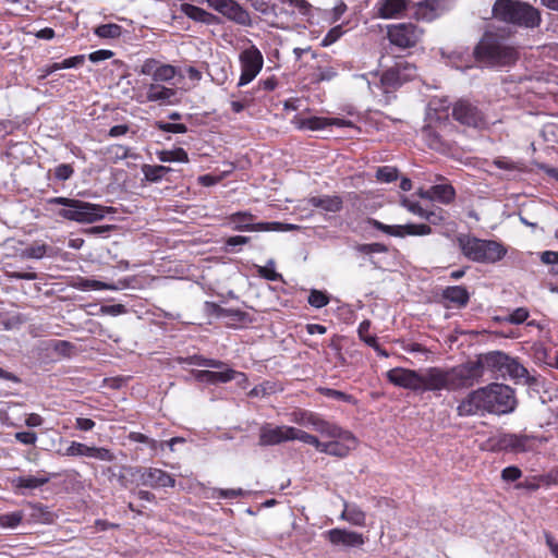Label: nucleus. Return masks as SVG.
Listing matches in <instances>:
<instances>
[{"label": "nucleus", "instance_id": "obj_6", "mask_svg": "<svg viewBox=\"0 0 558 558\" xmlns=\"http://www.w3.org/2000/svg\"><path fill=\"white\" fill-rule=\"evenodd\" d=\"M196 364L198 366H206V367L217 369V371H197L195 373V378L199 383H206V384L228 383L233 379H236L238 377L245 379V375L243 373H239V372H235V371L229 368L221 361L198 357Z\"/></svg>", "mask_w": 558, "mask_h": 558}, {"label": "nucleus", "instance_id": "obj_23", "mask_svg": "<svg viewBox=\"0 0 558 558\" xmlns=\"http://www.w3.org/2000/svg\"><path fill=\"white\" fill-rule=\"evenodd\" d=\"M477 359L484 373L489 371L494 373L498 372L501 375L504 374L506 363L508 362V355L498 351L480 355Z\"/></svg>", "mask_w": 558, "mask_h": 558}, {"label": "nucleus", "instance_id": "obj_2", "mask_svg": "<svg viewBox=\"0 0 558 558\" xmlns=\"http://www.w3.org/2000/svg\"><path fill=\"white\" fill-rule=\"evenodd\" d=\"M493 15L501 22L524 28L538 27L542 22L536 8L519 0H497L493 5Z\"/></svg>", "mask_w": 558, "mask_h": 558}, {"label": "nucleus", "instance_id": "obj_26", "mask_svg": "<svg viewBox=\"0 0 558 558\" xmlns=\"http://www.w3.org/2000/svg\"><path fill=\"white\" fill-rule=\"evenodd\" d=\"M340 519L355 526H365L366 513L356 505L343 500Z\"/></svg>", "mask_w": 558, "mask_h": 558}, {"label": "nucleus", "instance_id": "obj_32", "mask_svg": "<svg viewBox=\"0 0 558 558\" xmlns=\"http://www.w3.org/2000/svg\"><path fill=\"white\" fill-rule=\"evenodd\" d=\"M380 83L387 89H395L403 84L401 76L399 75L397 63L383 73Z\"/></svg>", "mask_w": 558, "mask_h": 558}, {"label": "nucleus", "instance_id": "obj_13", "mask_svg": "<svg viewBox=\"0 0 558 558\" xmlns=\"http://www.w3.org/2000/svg\"><path fill=\"white\" fill-rule=\"evenodd\" d=\"M208 5L238 24L248 26L252 24L251 16L239 3L233 0H206Z\"/></svg>", "mask_w": 558, "mask_h": 558}, {"label": "nucleus", "instance_id": "obj_8", "mask_svg": "<svg viewBox=\"0 0 558 558\" xmlns=\"http://www.w3.org/2000/svg\"><path fill=\"white\" fill-rule=\"evenodd\" d=\"M422 36L423 29L413 23H399L387 27L389 41L400 48L414 47Z\"/></svg>", "mask_w": 558, "mask_h": 558}, {"label": "nucleus", "instance_id": "obj_4", "mask_svg": "<svg viewBox=\"0 0 558 558\" xmlns=\"http://www.w3.org/2000/svg\"><path fill=\"white\" fill-rule=\"evenodd\" d=\"M48 204L63 206L64 208L60 209L58 215L63 219L78 223L96 222L101 220L107 213L113 211L111 207H104L101 205L61 196L48 199Z\"/></svg>", "mask_w": 558, "mask_h": 558}, {"label": "nucleus", "instance_id": "obj_56", "mask_svg": "<svg viewBox=\"0 0 558 558\" xmlns=\"http://www.w3.org/2000/svg\"><path fill=\"white\" fill-rule=\"evenodd\" d=\"M157 128L163 132H170V133H185L187 131V128L185 124L182 123H167V122H157Z\"/></svg>", "mask_w": 558, "mask_h": 558}, {"label": "nucleus", "instance_id": "obj_21", "mask_svg": "<svg viewBox=\"0 0 558 558\" xmlns=\"http://www.w3.org/2000/svg\"><path fill=\"white\" fill-rule=\"evenodd\" d=\"M229 222L232 225V229L235 231H265L260 226H265L266 222H254V216L248 211H238L232 214L229 218Z\"/></svg>", "mask_w": 558, "mask_h": 558}, {"label": "nucleus", "instance_id": "obj_17", "mask_svg": "<svg viewBox=\"0 0 558 558\" xmlns=\"http://www.w3.org/2000/svg\"><path fill=\"white\" fill-rule=\"evenodd\" d=\"M388 380L404 389L417 391L418 389V371L396 367L387 372Z\"/></svg>", "mask_w": 558, "mask_h": 558}, {"label": "nucleus", "instance_id": "obj_9", "mask_svg": "<svg viewBox=\"0 0 558 558\" xmlns=\"http://www.w3.org/2000/svg\"><path fill=\"white\" fill-rule=\"evenodd\" d=\"M239 60L241 64V75L238 86L241 87L251 83L258 75L264 65V58L255 46H251L240 53Z\"/></svg>", "mask_w": 558, "mask_h": 558}, {"label": "nucleus", "instance_id": "obj_18", "mask_svg": "<svg viewBox=\"0 0 558 558\" xmlns=\"http://www.w3.org/2000/svg\"><path fill=\"white\" fill-rule=\"evenodd\" d=\"M290 426H272L264 424L259 429L258 445L262 447L275 446L289 441Z\"/></svg>", "mask_w": 558, "mask_h": 558}, {"label": "nucleus", "instance_id": "obj_57", "mask_svg": "<svg viewBox=\"0 0 558 558\" xmlns=\"http://www.w3.org/2000/svg\"><path fill=\"white\" fill-rule=\"evenodd\" d=\"M265 231H292L299 229V226L282 222H266L265 226H260Z\"/></svg>", "mask_w": 558, "mask_h": 558}, {"label": "nucleus", "instance_id": "obj_49", "mask_svg": "<svg viewBox=\"0 0 558 558\" xmlns=\"http://www.w3.org/2000/svg\"><path fill=\"white\" fill-rule=\"evenodd\" d=\"M90 458L108 462H111L116 459L114 454L109 449L94 446L92 447Z\"/></svg>", "mask_w": 558, "mask_h": 558}, {"label": "nucleus", "instance_id": "obj_11", "mask_svg": "<svg viewBox=\"0 0 558 558\" xmlns=\"http://www.w3.org/2000/svg\"><path fill=\"white\" fill-rule=\"evenodd\" d=\"M369 225L375 229L392 236L403 238L405 235H428L432 228L427 223H408V225H385L376 219H371Z\"/></svg>", "mask_w": 558, "mask_h": 558}, {"label": "nucleus", "instance_id": "obj_28", "mask_svg": "<svg viewBox=\"0 0 558 558\" xmlns=\"http://www.w3.org/2000/svg\"><path fill=\"white\" fill-rule=\"evenodd\" d=\"M313 428L320 433L323 436L329 437V438H344L350 439L349 437V430H344L338 425L330 423L323 417L318 416L316 423L314 424Z\"/></svg>", "mask_w": 558, "mask_h": 558}, {"label": "nucleus", "instance_id": "obj_42", "mask_svg": "<svg viewBox=\"0 0 558 558\" xmlns=\"http://www.w3.org/2000/svg\"><path fill=\"white\" fill-rule=\"evenodd\" d=\"M399 75L401 76L402 83L411 81L416 77L417 71L415 64L407 61L400 60L397 62Z\"/></svg>", "mask_w": 558, "mask_h": 558}, {"label": "nucleus", "instance_id": "obj_19", "mask_svg": "<svg viewBox=\"0 0 558 558\" xmlns=\"http://www.w3.org/2000/svg\"><path fill=\"white\" fill-rule=\"evenodd\" d=\"M409 7V0H378L375 4L376 16L384 20L400 19Z\"/></svg>", "mask_w": 558, "mask_h": 558}, {"label": "nucleus", "instance_id": "obj_53", "mask_svg": "<svg viewBox=\"0 0 558 558\" xmlns=\"http://www.w3.org/2000/svg\"><path fill=\"white\" fill-rule=\"evenodd\" d=\"M355 250L363 254H373V253H385L387 252L386 245L381 243H371V244H359Z\"/></svg>", "mask_w": 558, "mask_h": 558}, {"label": "nucleus", "instance_id": "obj_24", "mask_svg": "<svg viewBox=\"0 0 558 558\" xmlns=\"http://www.w3.org/2000/svg\"><path fill=\"white\" fill-rule=\"evenodd\" d=\"M50 481V477L47 475H27V476H16L11 480L12 487L19 490L22 495L25 489H36Z\"/></svg>", "mask_w": 558, "mask_h": 558}, {"label": "nucleus", "instance_id": "obj_52", "mask_svg": "<svg viewBox=\"0 0 558 558\" xmlns=\"http://www.w3.org/2000/svg\"><path fill=\"white\" fill-rule=\"evenodd\" d=\"M108 151L114 161L131 157L130 148L123 145H112L109 147Z\"/></svg>", "mask_w": 558, "mask_h": 558}, {"label": "nucleus", "instance_id": "obj_27", "mask_svg": "<svg viewBox=\"0 0 558 558\" xmlns=\"http://www.w3.org/2000/svg\"><path fill=\"white\" fill-rule=\"evenodd\" d=\"M307 203L327 213H338L342 208V199L336 195L312 196L307 199Z\"/></svg>", "mask_w": 558, "mask_h": 558}, {"label": "nucleus", "instance_id": "obj_48", "mask_svg": "<svg viewBox=\"0 0 558 558\" xmlns=\"http://www.w3.org/2000/svg\"><path fill=\"white\" fill-rule=\"evenodd\" d=\"M376 177L383 182H392L398 178V171L392 167H381L377 170Z\"/></svg>", "mask_w": 558, "mask_h": 558}, {"label": "nucleus", "instance_id": "obj_15", "mask_svg": "<svg viewBox=\"0 0 558 558\" xmlns=\"http://www.w3.org/2000/svg\"><path fill=\"white\" fill-rule=\"evenodd\" d=\"M326 537L333 546L345 548L362 547L366 542L362 533L347 529H331L326 532Z\"/></svg>", "mask_w": 558, "mask_h": 558}, {"label": "nucleus", "instance_id": "obj_16", "mask_svg": "<svg viewBox=\"0 0 558 558\" xmlns=\"http://www.w3.org/2000/svg\"><path fill=\"white\" fill-rule=\"evenodd\" d=\"M536 438L527 435L504 434L498 439V446L502 450L515 453L526 452L534 449L533 441Z\"/></svg>", "mask_w": 558, "mask_h": 558}, {"label": "nucleus", "instance_id": "obj_51", "mask_svg": "<svg viewBox=\"0 0 558 558\" xmlns=\"http://www.w3.org/2000/svg\"><path fill=\"white\" fill-rule=\"evenodd\" d=\"M541 260L544 264H550L551 265V274L558 275V252L553 251H546L543 252L541 255Z\"/></svg>", "mask_w": 558, "mask_h": 558}, {"label": "nucleus", "instance_id": "obj_64", "mask_svg": "<svg viewBox=\"0 0 558 558\" xmlns=\"http://www.w3.org/2000/svg\"><path fill=\"white\" fill-rule=\"evenodd\" d=\"M53 349L56 352H58L60 354L69 355L73 349V345L68 341L58 340L54 342Z\"/></svg>", "mask_w": 558, "mask_h": 558}, {"label": "nucleus", "instance_id": "obj_29", "mask_svg": "<svg viewBox=\"0 0 558 558\" xmlns=\"http://www.w3.org/2000/svg\"><path fill=\"white\" fill-rule=\"evenodd\" d=\"M430 195L432 201L448 205L453 202L456 197V190L450 184H437L430 187Z\"/></svg>", "mask_w": 558, "mask_h": 558}, {"label": "nucleus", "instance_id": "obj_46", "mask_svg": "<svg viewBox=\"0 0 558 558\" xmlns=\"http://www.w3.org/2000/svg\"><path fill=\"white\" fill-rule=\"evenodd\" d=\"M23 519V514L20 511L5 513L0 515V525L3 527H15Z\"/></svg>", "mask_w": 558, "mask_h": 558}, {"label": "nucleus", "instance_id": "obj_55", "mask_svg": "<svg viewBox=\"0 0 558 558\" xmlns=\"http://www.w3.org/2000/svg\"><path fill=\"white\" fill-rule=\"evenodd\" d=\"M160 63L155 59H147L141 66L140 73L143 75L155 77Z\"/></svg>", "mask_w": 558, "mask_h": 558}, {"label": "nucleus", "instance_id": "obj_30", "mask_svg": "<svg viewBox=\"0 0 558 558\" xmlns=\"http://www.w3.org/2000/svg\"><path fill=\"white\" fill-rule=\"evenodd\" d=\"M442 295L446 300H448L458 307L466 305L470 298L466 289L460 286L448 287L447 289L444 290Z\"/></svg>", "mask_w": 558, "mask_h": 558}, {"label": "nucleus", "instance_id": "obj_3", "mask_svg": "<svg viewBox=\"0 0 558 558\" xmlns=\"http://www.w3.org/2000/svg\"><path fill=\"white\" fill-rule=\"evenodd\" d=\"M457 243L462 254L470 260L483 264H494L501 260L507 248L494 240H481L468 234L457 236Z\"/></svg>", "mask_w": 558, "mask_h": 558}, {"label": "nucleus", "instance_id": "obj_7", "mask_svg": "<svg viewBox=\"0 0 558 558\" xmlns=\"http://www.w3.org/2000/svg\"><path fill=\"white\" fill-rule=\"evenodd\" d=\"M418 392H439L441 390L452 391L450 368L427 367L418 371Z\"/></svg>", "mask_w": 558, "mask_h": 558}, {"label": "nucleus", "instance_id": "obj_31", "mask_svg": "<svg viewBox=\"0 0 558 558\" xmlns=\"http://www.w3.org/2000/svg\"><path fill=\"white\" fill-rule=\"evenodd\" d=\"M181 8H182V12L187 17H190L194 21L210 24L215 20V16L211 13H209L196 5L184 3L181 5Z\"/></svg>", "mask_w": 558, "mask_h": 558}, {"label": "nucleus", "instance_id": "obj_14", "mask_svg": "<svg viewBox=\"0 0 558 558\" xmlns=\"http://www.w3.org/2000/svg\"><path fill=\"white\" fill-rule=\"evenodd\" d=\"M136 475L140 484L151 488L173 487L175 484L169 473L156 468L138 469Z\"/></svg>", "mask_w": 558, "mask_h": 558}, {"label": "nucleus", "instance_id": "obj_36", "mask_svg": "<svg viewBox=\"0 0 558 558\" xmlns=\"http://www.w3.org/2000/svg\"><path fill=\"white\" fill-rule=\"evenodd\" d=\"M505 375H509L514 379H522L527 377V371L518 361L508 356L502 376Z\"/></svg>", "mask_w": 558, "mask_h": 558}, {"label": "nucleus", "instance_id": "obj_12", "mask_svg": "<svg viewBox=\"0 0 558 558\" xmlns=\"http://www.w3.org/2000/svg\"><path fill=\"white\" fill-rule=\"evenodd\" d=\"M453 118L461 124L480 128L484 123L483 112L468 99H459L452 109Z\"/></svg>", "mask_w": 558, "mask_h": 558}, {"label": "nucleus", "instance_id": "obj_20", "mask_svg": "<svg viewBox=\"0 0 558 558\" xmlns=\"http://www.w3.org/2000/svg\"><path fill=\"white\" fill-rule=\"evenodd\" d=\"M331 125H336L338 128H354V124L351 121L339 118L312 117L298 121V128L301 130L306 129L311 131H319Z\"/></svg>", "mask_w": 558, "mask_h": 558}, {"label": "nucleus", "instance_id": "obj_10", "mask_svg": "<svg viewBox=\"0 0 558 558\" xmlns=\"http://www.w3.org/2000/svg\"><path fill=\"white\" fill-rule=\"evenodd\" d=\"M453 389L458 390L473 386L484 375L478 359L450 368Z\"/></svg>", "mask_w": 558, "mask_h": 558}, {"label": "nucleus", "instance_id": "obj_63", "mask_svg": "<svg viewBox=\"0 0 558 558\" xmlns=\"http://www.w3.org/2000/svg\"><path fill=\"white\" fill-rule=\"evenodd\" d=\"M15 438L24 445H35L37 435L34 432H19L15 434Z\"/></svg>", "mask_w": 558, "mask_h": 558}, {"label": "nucleus", "instance_id": "obj_35", "mask_svg": "<svg viewBox=\"0 0 558 558\" xmlns=\"http://www.w3.org/2000/svg\"><path fill=\"white\" fill-rule=\"evenodd\" d=\"M171 169L165 166L144 165L142 172L147 181L157 182L161 180Z\"/></svg>", "mask_w": 558, "mask_h": 558}, {"label": "nucleus", "instance_id": "obj_1", "mask_svg": "<svg viewBox=\"0 0 558 558\" xmlns=\"http://www.w3.org/2000/svg\"><path fill=\"white\" fill-rule=\"evenodd\" d=\"M515 407V395L509 386L490 384L470 392L457 411L460 416L481 415L485 412L502 415L511 413Z\"/></svg>", "mask_w": 558, "mask_h": 558}, {"label": "nucleus", "instance_id": "obj_47", "mask_svg": "<svg viewBox=\"0 0 558 558\" xmlns=\"http://www.w3.org/2000/svg\"><path fill=\"white\" fill-rule=\"evenodd\" d=\"M274 265H275L274 260L270 259L266 266H258L257 267L258 275L262 278H265L267 280H271V281L278 280L281 276L275 271Z\"/></svg>", "mask_w": 558, "mask_h": 558}, {"label": "nucleus", "instance_id": "obj_62", "mask_svg": "<svg viewBox=\"0 0 558 558\" xmlns=\"http://www.w3.org/2000/svg\"><path fill=\"white\" fill-rule=\"evenodd\" d=\"M522 476V472L517 466H508L502 470L501 477L507 482H514Z\"/></svg>", "mask_w": 558, "mask_h": 558}, {"label": "nucleus", "instance_id": "obj_22", "mask_svg": "<svg viewBox=\"0 0 558 558\" xmlns=\"http://www.w3.org/2000/svg\"><path fill=\"white\" fill-rule=\"evenodd\" d=\"M350 439L344 438H332L330 441L325 442L323 453L343 458L349 454L356 446L355 437L349 432Z\"/></svg>", "mask_w": 558, "mask_h": 558}, {"label": "nucleus", "instance_id": "obj_50", "mask_svg": "<svg viewBox=\"0 0 558 558\" xmlns=\"http://www.w3.org/2000/svg\"><path fill=\"white\" fill-rule=\"evenodd\" d=\"M129 439L134 442H143L149 446L151 450L158 449V441L147 437L146 435L137 432H131L129 434Z\"/></svg>", "mask_w": 558, "mask_h": 558}, {"label": "nucleus", "instance_id": "obj_33", "mask_svg": "<svg viewBox=\"0 0 558 558\" xmlns=\"http://www.w3.org/2000/svg\"><path fill=\"white\" fill-rule=\"evenodd\" d=\"M51 251V247L45 243H34L21 252L22 258L40 259Z\"/></svg>", "mask_w": 558, "mask_h": 558}, {"label": "nucleus", "instance_id": "obj_43", "mask_svg": "<svg viewBox=\"0 0 558 558\" xmlns=\"http://www.w3.org/2000/svg\"><path fill=\"white\" fill-rule=\"evenodd\" d=\"M92 447L78 442L72 441L63 453L66 457H88L90 458Z\"/></svg>", "mask_w": 558, "mask_h": 558}, {"label": "nucleus", "instance_id": "obj_37", "mask_svg": "<svg viewBox=\"0 0 558 558\" xmlns=\"http://www.w3.org/2000/svg\"><path fill=\"white\" fill-rule=\"evenodd\" d=\"M158 159L161 162H189L187 153L183 148H175L173 150H162L158 153Z\"/></svg>", "mask_w": 558, "mask_h": 558}, {"label": "nucleus", "instance_id": "obj_44", "mask_svg": "<svg viewBox=\"0 0 558 558\" xmlns=\"http://www.w3.org/2000/svg\"><path fill=\"white\" fill-rule=\"evenodd\" d=\"M175 74L177 69L173 65L160 64L153 81L157 84L159 82H169L175 76Z\"/></svg>", "mask_w": 558, "mask_h": 558}, {"label": "nucleus", "instance_id": "obj_59", "mask_svg": "<svg viewBox=\"0 0 558 558\" xmlns=\"http://www.w3.org/2000/svg\"><path fill=\"white\" fill-rule=\"evenodd\" d=\"M527 317H529V311L524 307H519V308L514 310L509 315V317L506 318V320L511 324L519 325V324H522L523 322H525L527 319Z\"/></svg>", "mask_w": 558, "mask_h": 558}, {"label": "nucleus", "instance_id": "obj_25", "mask_svg": "<svg viewBox=\"0 0 558 558\" xmlns=\"http://www.w3.org/2000/svg\"><path fill=\"white\" fill-rule=\"evenodd\" d=\"M175 95V89L166 87L157 83H151L148 85L146 99L147 101L151 102L171 104Z\"/></svg>", "mask_w": 558, "mask_h": 558}, {"label": "nucleus", "instance_id": "obj_39", "mask_svg": "<svg viewBox=\"0 0 558 558\" xmlns=\"http://www.w3.org/2000/svg\"><path fill=\"white\" fill-rule=\"evenodd\" d=\"M319 415L304 410L294 411L291 413V421L302 426H314Z\"/></svg>", "mask_w": 558, "mask_h": 558}, {"label": "nucleus", "instance_id": "obj_41", "mask_svg": "<svg viewBox=\"0 0 558 558\" xmlns=\"http://www.w3.org/2000/svg\"><path fill=\"white\" fill-rule=\"evenodd\" d=\"M422 219L428 221L429 225L441 226L448 219V213L440 207H435L430 210L426 209Z\"/></svg>", "mask_w": 558, "mask_h": 558}, {"label": "nucleus", "instance_id": "obj_58", "mask_svg": "<svg viewBox=\"0 0 558 558\" xmlns=\"http://www.w3.org/2000/svg\"><path fill=\"white\" fill-rule=\"evenodd\" d=\"M74 169L69 163H61L54 169V177L59 181H65L72 177Z\"/></svg>", "mask_w": 558, "mask_h": 558}, {"label": "nucleus", "instance_id": "obj_40", "mask_svg": "<svg viewBox=\"0 0 558 558\" xmlns=\"http://www.w3.org/2000/svg\"><path fill=\"white\" fill-rule=\"evenodd\" d=\"M369 325L371 324L367 320H364V322H362L360 324V326H359V335H360L361 339L366 344L372 347L378 354H380L383 356H388V353L379 347L376 337H364V332L369 330Z\"/></svg>", "mask_w": 558, "mask_h": 558}, {"label": "nucleus", "instance_id": "obj_54", "mask_svg": "<svg viewBox=\"0 0 558 558\" xmlns=\"http://www.w3.org/2000/svg\"><path fill=\"white\" fill-rule=\"evenodd\" d=\"M343 35L342 26L337 25L332 27L324 37L322 45L324 47L330 46L336 43Z\"/></svg>", "mask_w": 558, "mask_h": 558}, {"label": "nucleus", "instance_id": "obj_60", "mask_svg": "<svg viewBox=\"0 0 558 558\" xmlns=\"http://www.w3.org/2000/svg\"><path fill=\"white\" fill-rule=\"evenodd\" d=\"M401 205L407 208L410 213L423 218L425 210L417 202L410 201L407 197L401 199Z\"/></svg>", "mask_w": 558, "mask_h": 558}, {"label": "nucleus", "instance_id": "obj_5", "mask_svg": "<svg viewBox=\"0 0 558 558\" xmlns=\"http://www.w3.org/2000/svg\"><path fill=\"white\" fill-rule=\"evenodd\" d=\"M478 61L493 65H508L518 59L515 47L493 33H486L475 48Z\"/></svg>", "mask_w": 558, "mask_h": 558}, {"label": "nucleus", "instance_id": "obj_38", "mask_svg": "<svg viewBox=\"0 0 558 558\" xmlns=\"http://www.w3.org/2000/svg\"><path fill=\"white\" fill-rule=\"evenodd\" d=\"M94 33L100 38L113 39L120 37L122 27L113 23L102 24L97 26Z\"/></svg>", "mask_w": 558, "mask_h": 558}, {"label": "nucleus", "instance_id": "obj_34", "mask_svg": "<svg viewBox=\"0 0 558 558\" xmlns=\"http://www.w3.org/2000/svg\"><path fill=\"white\" fill-rule=\"evenodd\" d=\"M73 287L76 289L87 291V290H114V286L108 284L102 281L98 280H92V279H85V278H78Z\"/></svg>", "mask_w": 558, "mask_h": 558}, {"label": "nucleus", "instance_id": "obj_61", "mask_svg": "<svg viewBox=\"0 0 558 558\" xmlns=\"http://www.w3.org/2000/svg\"><path fill=\"white\" fill-rule=\"evenodd\" d=\"M289 434H290L289 440H300V441H302L304 444H307L311 440L312 436H313V435H311V434H308V433H306V432H304L302 429H299V428H295V427H291V426H290Z\"/></svg>", "mask_w": 558, "mask_h": 558}, {"label": "nucleus", "instance_id": "obj_45", "mask_svg": "<svg viewBox=\"0 0 558 558\" xmlns=\"http://www.w3.org/2000/svg\"><path fill=\"white\" fill-rule=\"evenodd\" d=\"M307 301L313 307L322 308L329 303V298L319 290H312Z\"/></svg>", "mask_w": 558, "mask_h": 558}]
</instances>
